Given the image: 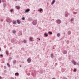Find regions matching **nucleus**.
<instances>
[{"label": "nucleus", "instance_id": "a878e982", "mask_svg": "<svg viewBox=\"0 0 79 79\" xmlns=\"http://www.w3.org/2000/svg\"><path fill=\"white\" fill-rule=\"evenodd\" d=\"M76 71H77V69H74V72H76Z\"/></svg>", "mask_w": 79, "mask_h": 79}, {"label": "nucleus", "instance_id": "79ce46f5", "mask_svg": "<svg viewBox=\"0 0 79 79\" xmlns=\"http://www.w3.org/2000/svg\"><path fill=\"white\" fill-rule=\"evenodd\" d=\"M47 4H48V3H47Z\"/></svg>", "mask_w": 79, "mask_h": 79}, {"label": "nucleus", "instance_id": "393cba45", "mask_svg": "<svg viewBox=\"0 0 79 79\" xmlns=\"http://www.w3.org/2000/svg\"><path fill=\"white\" fill-rule=\"evenodd\" d=\"M23 42H24V43H26V40H24Z\"/></svg>", "mask_w": 79, "mask_h": 79}, {"label": "nucleus", "instance_id": "5701e85b", "mask_svg": "<svg viewBox=\"0 0 79 79\" xmlns=\"http://www.w3.org/2000/svg\"><path fill=\"white\" fill-rule=\"evenodd\" d=\"M73 20H74V18H72L71 19V21H73Z\"/></svg>", "mask_w": 79, "mask_h": 79}, {"label": "nucleus", "instance_id": "9b49d317", "mask_svg": "<svg viewBox=\"0 0 79 79\" xmlns=\"http://www.w3.org/2000/svg\"><path fill=\"white\" fill-rule=\"evenodd\" d=\"M44 35H45L46 37H48V35L47 34V33H45L44 34Z\"/></svg>", "mask_w": 79, "mask_h": 79}, {"label": "nucleus", "instance_id": "c756f323", "mask_svg": "<svg viewBox=\"0 0 79 79\" xmlns=\"http://www.w3.org/2000/svg\"><path fill=\"white\" fill-rule=\"evenodd\" d=\"M0 56H1L2 57H3V55L2 54H1L0 55Z\"/></svg>", "mask_w": 79, "mask_h": 79}, {"label": "nucleus", "instance_id": "a211bd4d", "mask_svg": "<svg viewBox=\"0 0 79 79\" xmlns=\"http://www.w3.org/2000/svg\"><path fill=\"white\" fill-rule=\"evenodd\" d=\"M13 24H16V22L14 21V22H13Z\"/></svg>", "mask_w": 79, "mask_h": 79}, {"label": "nucleus", "instance_id": "72a5a7b5", "mask_svg": "<svg viewBox=\"0 0 79 79\" xmlns=\"http://www.w3.org/2000/svg\"><path fill=\"white\" fill-rule=\"evenodd\" d=\"M64 79H67V78H64Z\"/></svg>", "mask_w": 79, "mask_h": 79}, {"label": "nucleus", "instance_id": "412c9836", "mask_svg": "<svg viewBox=\"0 0 79 79\" xmlns=\"http://www.w3.org/2000/svg\"><path fill=\"white\" fill-rule=\"evenodd\" d=\"M48 34H51V35H52V32H51L50 31H49Z\"/></svg>", "mask_w": 79, "mask_h": 79}, {"label": "nucleus", "instance_id": "473e14b6", "mask_svg": "<svg viewBox=\"0 0 79 79\" xmlns=\"http://www.w3.org/2000/svg\"><path fill=\"white\" fill-rule=\"evenodd\" d=\"M2 2V1L0 0V3Z\"/></svg>", "mask_w": 79, "mask_h": 79}, {"label": "nucleus", "instance_id": "cd10ccee", "mask_svg": "<svg viewBox=\"0 0 79 79\" xmlns=\"http://www.w3.org/2000/svg\"><path fill=\"white\" fill-rule=\"evenodd\" d=\"M22 19H23V20H25V18H24V17H23V18H22Z\"/></svg>", "mask_w": 79, "mask_h": 79}, {"label": "nucleus", "instance_id": "f704fd0d", "mask_svg": "<svg viewBox=\"0 0 79 79\" xmlns=\"http://www.w3.org/2000/svg\"><path fill=\"white\" fill-rule=\"evenodd\" d=\"M1 21H3V20L2 19H1Z\"/></svg>", "mask_w": 79, "mask_h": 79}, {"label": "nucleus", "instance_id": "b1692460", "mask_svg": "<svg viewBox=\"0 0 79 79\" xmlns=\"http://www.w3.org/2000/svg\"><path fill=\"white\" fill-rule=\"evenodd\" d=\"M67 53V52H66V51H64V54H66V53Z\"/></svg>", "mask_w": 79, "mask_h": 79}, {"label": "nucleus", "instance_id": "c85d7f7f", "mask_svg": "<svg viewBox=\"0 0 79 79\" xmlns=\"http://www.w3.org/2000/svg\"><path fill=\"white\" fill-rule=\"evenodd\" d=\"M68 15H66V14H65V17H68Z\"/></svg>", "mask_w": 79, "mask_h": 79}, {"label": "nucleus", "instance_id": "4c0bfd02", "mask_svg": "<svg viewBox=\"0 0 79 79\" xmlns=\"http://www.w3.org/2000/svg\"><path fill=\"white\" fill-rule=\"evenodd\" d=\"M39 40H40V39H39Z\"/></svg>", "mask_w": 79, "mask_h": 79}, {"label": "nucleus", "instance_id": "f8f14e48", "mask_svg": "<svg viewBox=\"0 0 79 79\" xmlns=\"http://www.w3.org/2000/svg\"><path fill=\"white\" fill-rule=\"evenodd\" d=\"M12 32H13V34H15V33H16V31L15 30H13Z\"/></svg>", "mask_w": 79, "mask_h": 79}, {"label": "nucleus", "instance_id": "6e6552de", "mask_svg": "<svg viewBox=\"0 0 79 79\" xmlns=\"http://www.w3.org/2000/svg\"><path fill=\"white\" fill-rule=\"evenodd\" d=\"M29 11H30V9H28L27 10H26L25 11V12L26 13H28V12H29Z\"/></svg>", "mask_w": 79, "mask_h": 79}, {"label": "nucleus", "instance_id": "f3484780", "mask_svg": "<svg viewBox=\"0 0 79 79\" xmlns=\"http://www.w3.org/2000/svg\"><path fill=\"white\" fill-rule=\"evenodd\" d=\"M42 10H43V9H41L40 10H38V11H39L40 12H41V11H42Z\"/></svg>", "mask_w": 79, "mask_h": 79}, {"label": "nucleus", "instance_id": "c9c22d12", "mask_svg": "<svg viewBox=\"0 0 79 79\" xmlns=\"http://www.w3.org/2000/svg\"><path fill=\"white\" fill-rule=\"evenodd\" d=\"M6 68V67H5V66H4V68L5 69Z\"/></svg>", "mask_w": 79, "mask_h": 79}, {"label": "nucleus", "instance_id": "dca6fc26", "mask_svg": "<svg viewBox=\"0 0 79 79\" xmlns=\"http://www.w3.org/2000/svg\"><path fill=\"white\" fill-rule=\"evenodd\" d=\"M71 31H69L68 32V34H69V35H70V34H71Z\"/></svg>", "mask_w": 79, "mask_h": 79}, {"label": "nucleus", "instance_id": "4468645a", "mask_svg": "<svg viewBox=\"0 0 79 79\" xmlns=\"http://www.w3.org/2000/svg\"><path fill=\"white\" fill-rule=\"evenodd\" d=\"M15 76H19V73H15Z\"/></svg>", "mask_w": 79, "mask_h": 79}, {"label": "nucleus", "instance_id": "f03ea898", "mask_svg": "<svg viewBox=\"0 0 79 79\" xmlns=\"http://www.w3.org/2000/svg\"><path fill=\"white\" fill-rule=\"evenodd\" d=\"M56 22L57 24H60L61 23V20L60 19H58L56 20Z\"/></svg>", "mask_w": 79, "mask_h": 79}, {"label": "nucleus", "instance_id": "aec40b11", "mask_svg": "<svg viewBox=\"0 0 79 79\" xmlns=\"http://www.w3.org/2000/svg\"><path fill=\"white\" fill-rule=\"evenodd\" d=\"M7 64L8 65V67H9V68L10 67V65L8 63H7Z\"/></svg>", "mask_w": 79, "mask_h": 79}, {"label": "nucleus", "instance_id": "bb28decb", "mask_svg": "<svg viewBox=\"0 0 79 79\" xmlns=\"http://www.w3.org/2000/svg\"><path fill=\"white\" fill-rule=\"evenodd\" d=\"M13 11V9H11L10 10V12H12Z\"/></svg>", "mask_w": 79, "mask_h": 79}, {"label": "nucleus", "instance_id": "39448f33", "mask_svg": "<svg viewBox=\"0 0 79 79\" xmlns=\"http://www.w3.org/2000/svg\"><path fill=\"white\" fill-rule=\"evenodd\" d=\"M15 8L17 9V10H19V9H20V6H15Z\"/></svg>", "mask_w": 79, "mask_h": 79}, {"label": "nucleus", "instance_id": "ea45409f", "mask_svg": "<svg viewBox=\"0 0 79 79\" xmlns=\"http://www.w3.org/2000/svg\"><path fill=\"white\" fill-rule=\"evenodd\" d=\"M20 67H21V65H20Z\"/></svg>", "mask_w": 79, "mask_h": 79}, {"label": "nucleus", "instance_id": "4be33fe9", "mask_svg": "<svg viewBox=\"0 0 79 79\" xmlns=\"http://www.w3.org/2000/svg\"><path fill=\"white\" fill-rule=\"evenodd\" d=\"M6 55H8V51H6Z\"/></svg>", "mask_w": 79, "mask_h": 79}, {"label": "nucleus", "instance_id": "7ed1b4c3", "mask_svg": "<svg viewBox=\"0 0 79 79\" xmlns=\"http://www.w3.org/2000/svg\"><path fill=\"white\" fill-rule=\"evenodd\" d=\"M72 62L73 63V64H74V65H76V64H77V63L74 60H72Z\"/></svg>", "mask_w": 79, "mask_h": 79}, {"label": "nucleus", "instance_id": "2eb2a0df", "mask_svg": "<svg viewBox=\"0 0 79 79\" xmlns=\"http://www.w3.org/2000/svg\"><path fill=\"white\" fill-rule=\"evenodd\" d=\"M16 60H14L13 61V63L14 64H15V63H16Z\"/></svg>", "mask_w": 79, "mask_h": 79}, {"label": "nucleus", "instance_id": "a19ab883", "mask_svg": "<svg viewBox=\"0 0 79 79\" xmlns=\"http://www.w3.org/2000/svg\"><path fill=\"white\" fill-rule=\"evenodd\" d=\"M37 39H39V38H37Z\"/></svg>", "mask_w": 79, "mask_h": 79}, {"label": "nucleus", "instance_id": "2f4dec72", "mask_svg": "<svg viewBox=\"0 0 79 79\" xmlns=\"http://www.w3.org/2000/svg\"><path fill=\"white\" fill-rule=\"evenodd\" d=\"M77 65L79 66V63H77Z\"/></svg>", "mask_w": 79, "mask_h": 79}, {"label": "nucleus", "instance_id": "e433bc0d", "mask_svg": "<svg viewBox=\"0 0 79 79\" xmlns=\"http://www.w3.org/2000/svg\"><path fill=\"white\" fill-rule=\"evenodd\" d=\"M0 51H1V48H0Z\"/></svg>", "mask_w": 79, "mask_h": 79}, {"label": "nucleus", "instance_id": "6ab92c4d", "mask_svg": "<svg viewBox=\"0 0 79 79\" xmlns=\"http://www.w3.org/2000/svg\"><path fill=\"white\" fill-rule=\"evenodd\" d=\"M53 54H51V56L52 58H53Z\"/></svg>", "mask_w": 79, "mask_h": 79}, {"label": "nucleus", "instance_id": "ddd939ff", "mask_svg": "<svg viewBox=\"0 0 79 79\" xmlns=\"http://www.w3.org/2000/svg\"><path fill=\"white\" fill-rule=\"evenodd\" d=\"M57 37H60V33H58L57 34Z\"/></svg>", "mask_w": 79, "mask_h": 79}, {"label": "nucleus", "instance_id": "20e7f679", "mask_svg": "<svg viewBox=\"0 0 79 79\" xmlns=\"http://www.w3.org/2000/svg\"><path fill=\"white\" fill-rule=\"evenodd\" d=\"M27 62L29 63H30L31 62V59L30 58H28L27 60Z\"/></svg>", "mask_w": 79, "mask_h": 79}, {"label": "nucleus", "instance_id": "423d86ee", "mask_svg": "<svg viewBox=\"0 0 79 79\" xmlns=\"http://www.w3.org/2000/svg\"><path fill=\"white\" fill-rule=\"evenodd\" d=\"M32 23L33 25H36L37 24V22L34 21Z\"/></svg>", "mask_w": 79, "mask_h": 79}, {"label": "nucleus", "instance_id": "7c9ffc66", "mask_svg": "<svg viewBox=\"0 0 79 79\" xmlns=\"http://www.w3.org/2000/svg\"><path fill=\"white\" fill-rule=\"evenodd\" d=\"M11 57H10L9 60H11Z\"/></svg>", "mask_w": 79, "mask_h": 79}, {"label": "nucleus", "instance_id": "58836bf2", "mask_svg": "<svg viewBox=\"0 0 79 79\" xmlns=\"http://www.w3.org/2000/svg\"><path fill=\"white\" fill-rule=\"evenodd\" d=\"M1 78H2V77H0V79H1Z\"/></svg>", "mask_w": 79, "mask_h": 79}, {"label": "nucleus", "instance_id": "9d476101", "mask_svg": "<svg viewBox=\"0 0 79 79\" xmlns=\"http://www.w3.org/2000/svg\"><path fill=\"white\" fill-rule=\"evenodd\" d=\"M32 39H33V38L32 37H31L30 38L29 40H30V41H33Z\"/></svg>", "mask_w": 79, "mask_h": 79}, {"label": "nucleus", "instance_id": "1a4fd4ad", "mask_svg": "<svg viewBox=\"0 0 79 79\" xmlns=\"http://www.w3.org/2000/svg\"><path fill=\"white\" fill-rule=\"evenodd\" d=\"M55 2V0H53L51 3V5H53L54 3Z\"/></svg>", "mask_w": 79, "mask_h": 79}, {"label": "nucleus", "instance_id": "0eeeda50", "mask_svg": "<svg viewBox=\"0 0 79 79\" xmlns=\"http://www.w3.org/2000/svg\"><path fill=\"white\" fill-rule=\"evenodd\" d=\"M17 22L18 24H19L21 23V20H17Z\"/></svg>", "mask_w": 79, "mask_h": 79}, {"label": "nucleus", "instance_id": "f257e3e1", "mask_svg": "<svg viewBox=\"0 0 79 79\" xmlns=\"http://www.w3.org/2000/svg\"><path fill=\"white\" fill-rule=\"evenodd\" d=\"M6 21L7 23H11V20L9 17H7L6 19Z\"/></svg>", "mask_w": 79, "mask_h": 79}]
</instances>
